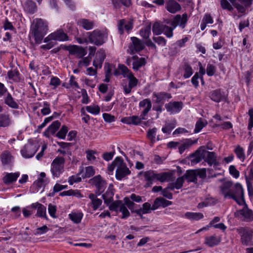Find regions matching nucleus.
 <instances>
[{"instance_id":"nucleus-41","label":"nucleus","mask_w":253,"mask_h":253,"mask_svg":"<svg viewBox=\"0 0 253 253\" xmlns=\"http://www.w3.org/2000/svg\"><path fill=\"white\" fill-rule=\"evenodd\" d=\"M53 40L56 41H66L68 39V37L66 34L61 31H57L56 32L52 33Z\"/></svg>"},{"instance_id":"nucleus-34","label":"nucleus","mask_w":253,"mask_h":253,"mask_svg":"<svg viewBox=\"0 0 253 253\" xmlns=\"http://www.w3.org/2000/svg\"><path fill=\"white\" fill-rule=\"evenodd\" d=\"M185 216L191 220H198L202 219L204 215L200 212H187L185 213Z\"/></svg>"},{"instance_id":"nucleus-7","label":"nucleus","mask_w":253,"mask_h":253,"mask_svg":"<svg viewBox=\"0 0 253 253\" xmlns=\"http://www.w3.org/2000/svg\"><path fill=\"white\" fill-rule=\"evenodd\" d=\"M65 159L61 157H57L51 165V172L53 177H59L64 171Z\"/></svg>"},{"instance_id":"nucleus-28","label":"nucleus","mask_w":253,"mask_h":253,"mask_svg":"<svg viewBox=\"0 0 253 253\" xmlns=\"http://www.w3.org/2000/svg\"><path fill=\"white\" fill-rule=\"evenodd\" d=\"M183 176L188 182H197V176L196 170H188Z\"/></svg>"},{"instance_id":"nucleus-20","label":"nucleus","mask_w":253,"mask_h":253,"mask_svg":"<svg viewBox=\"0 0 253 253\" xmlns=\"http://www.w3.org/2000/svg\"><path fill=\"white\" fill-rule=\"evenodd\" d=\"M113 186L110 184L108 188L107 191L102 195V197L104 200V203L109 207L113 202V196L114 195Z\"/></svg>"},{"instance_id":"nucleus-62","label":"nucleus","mask_w":253,"mask_h":253,"mask_svg":"<svg viewBox=\"0 0 253 253\" xmlns=\"http://www.w3.org/2000/svg\"><path fill=\"white\" fill-rule=\"evenodd\" d=\"M95 173L93 167L89 166L85 168V172L84 177H90Z\"/></svg>"},{"instance_id":"nucleus-9","label":"nucleus","mask_w":253,"mask_h":253,"mask_svg":"<svg viewBox=\"0 0 253 253\" xmlns=\"http://www.w3.org/2000/svg\"><path fill=\"white\" fill-rule=\"evenodd\" d=\"M89 181L91 184L96 187L95 194L97 195H101L106 188V182L102 179L100 175L94 176L90 179Z\"/></svg>"},{"instance_id":"nucleus-64","label":"nucleus","mask_w":253,"mask_h":253,"mask_svg":"<svg viewBox=\"0 0 253 253\" xmlns=\"http://www.w3.org/2000/svg\"><path fill=\"white\" fill-rule=\"evenodd\" d=\"M48 211L50 215L53 218H56L55 213L56 211V206L51 204H49Z\"/></svg>"},{"instance_id":"nucleus-24","label":"nucleus","mask_w":253,"mask_h":253,"mask_svg":"<svg viewBox=\"0 0 253 253\" xmlns=\"http://www.w3.org/2000/svg\"><path fill=\"white\" fill-rule=\"evenodd\" d=\"M139 106L140 108L144 109L141 113L142 116H146L151 109L152 103L149 99L146 98L141 101Z\"/></svg>"},{"instance_id":"nucleus-14","label":"nucleus","mask_w":253,"mask_h":253,"mask_svg":"<svg viewBox=\"0 0 253 253\" xmlns=\"http://www.w3.org/2000/svg\"><path fill=\"white\" fill-rule=\"evenodd\" d=\"M118 32L120 35H123L124 33V27L127 33L131 31L133 27V20L132 19L126 21L125 19L120 20L118 22Z\"/></svg>"},{"instance_id":"nucleus-45","label":"nucleus","mask_w":253,"mask_h":253,"mask_svg":"<svg viewBox=\"0 0 253 253\" xmlns=\"http://www.w3.org/2000/svg\"><path fill=\"white\" fill-rule=\"evenodd\" d=\"M12 157L8 152H4L0 156V159L3 165H7L11 161Z\"/></svg>"},{"instance_id":"nucleus-47","label":"nucleus","mask_w":253,"mask_h":253,"mask_svg":"<svg viewBox=\"0 0 253 253\" xmlns=\"http://www.w3.org/2000/svg\"><path fill=\"white\" fill-rule=\"evenodd\" d=\"M154 95L157 98L156 102L157 103H160L167 98H170L171 97L170 94L165 92H160L155 94Z\"/></svg>"},{"instance_id":"nucleus-23","label":"nucleus","mask_w":253,"mask_h":253,"mask_svg":"<svg viewBox=\"0 0 253 253\" xmlns=\"http://www.w3.org/2000/svg\"><path fill=\"white\" fill-rule=\"evenodd\" d=\"M134 61L132 63V69L134 71H138L141 67L146 64V60L143 57L139 58L137 55L132 56Z\"/></svg>"},{"instance_id":"nucleus-8","label":"nucleus","mask_w":253,"mask_h":253,"mask_svg":"<svg viewBox=\"0 0 253 253\" xmlns=\"http://www.w3.org/2000/svg\"><path fill=\"white\" fill-rule=\"evenodd\" d=\"M131 42L130 43L127 52L130 54H134L142 50L145 48L144 42L136 37L130 38Z\"/></svg>"},{"instance_id":"nucleus-15","label":"nucleus","mask_w":253,"mask_h":253,"mask_svg":"<svg viewBox=\"0 0 253 253\" xmlns=\"http://www.w3.org/2000/svg\"><path fill=\"white\" fill-rule=\"evenodd\" d=\"M127 79L129 80L128 85H127L126 81L122 84L124 92L125 94H129L131 91L132 88L136 86L138 83V80L134 76L133 74Z\"/></svg>"},{"instance_id":"nucleus-56","label":"nucleus","mask_w":253,"mask_h":253,"mask_svg":"<svg viewBox=\"0 0 253 253\" xmlns=\"http://www.w3.org/2000/svg\"><path fill=\"white\" fill-rule=\"evenodd\" d=\"M157 131V128L154 127L152 129H150L147 132V137L150 139L153 143L155 141L156 133Z\"/></svg>"},{"instance_id":"nucleus-18","label":"nucleus","mask_w":253,"mask_h":253,"mask_svg":"<svg viewBox=\"0 0 253 253\" xmlns=\"http://www.w3.org/2000/svg\"><path fill=\"white\" fill-rule=\"evenodd\" d=\"M106 57L105 51L99 49L96 53L95 59L93 61V65L95 68H101L103 62Z\"/></svg>"},{"instance_id":"nucleus-50","label":"nucleus","mask_w":253,"mask_h":253,"mask_svg":"<svg viewBox=\"0 0 253 253\" xmlns=\"http://www.w3.org/2000/svg\"><path fill=\"white\" fill-rule=\"evenodd\" d=\"M174 29L175 28H174L173 26L169 27L166 24H165L163 33H164L167 38H170L173 36V31Z\"/></svg>"},{"instance_id":"nucleus-36","label":"nucleus","mask_w":253,"mask_h":253,"mask_svg":"<svg viewBox=\"0 0 253 253\" xmlns=\"http://www.w3.org/2000/svg\"><path fill=\"white\" fill-rule=\"evenodd\" d=\"M207 156L206 161L208 164L211 166L216 161L215 154L213 152H209L205 150L204 158Z\"/></svg>"},{"instance_id":"nucleus-59","label":"nucleus","mask_w":253,"mask_h":253,"mask_svg":"<svg viewBox=\"0 0 253 253\" xmlns=\"http://www.w3.org/2000/svg\"><path fill=\"white\" fill-rule=\"evenodd\" d=\"M91 61V59L90 57H86L83 58L82 60H81L79 61L78 63V66L79 67L81 68L83 66H87Z\"/></svg>"},{"instance_id":"nucleus-22","label":"nucleus","mask_w":253,"mask_h":253,"mask_svg":"<svg viewBox=\"0 0 253 253\" xmlns=\"http://www.w3.org/2000/svg\"><path fill=\"white\" fill-rule=\"evenodd\" d=\"M210 97L214 102H219L226 99L225 95L221 92L220 89H216L210 93Z\"/></svg>"},{"instance_id":"nucleus-54","label":"nucleus","mask_w":253,"mask_h":253,"mask_svg":"<svg viewBox=\"0 0 253 253\" xmlns=\"http://www.w3.org/2000/svg\"><path fill=\"white\" fill-rule=\"evenodd\" d=\"M145 119V116H142V114H141L140 116H131L132 124L134 125H138L141 123L142 120Z\"/></svg>"},{"instance_id":"nucleus-4","label":"nucleus","mask_w":253,"mask_h":253,"mask_svg":"<svg viewBox=\"0 0 253 253\" xmlns=\"http://www.w3.org/2000/svg\"><path fill=\"white\" fill-rule=\"evenodd\" d=\"M220 190L225 198L229 197L237 202L236 195L237 192V183H233L231 181H226L220 186Z\"/></svg>"},{"instance_id":"nucleus-2","label":"nucleus","mask_w":253,"mask_h":253,"mask_svg":"<svg viewBox=\"0 0 253 253\" xmlns=\"http://www.w3.org/2000/svg\"><path fill=\"white\" fill-rule=\"evenodd\" d=\"M242 186L238 183V192L241 193V197H238V214L241 220L246 222L253 221V211L249 209L246 204L244 196Z\"/></svg>"},{"instance_id":"nucleus-10","label":"nucleus","mask_w":253,"mask_h":253,"mask_svg":"<svg viewBox=\"0 0 253 253\" xmlns=\"http://www.w3.org/2000/svg\"><path fill=\"white\" fill-rule=\"evenodd\" d=\"M39 145L36 143H29L21 150L23 157L26 158L32 157L38 150Z\"/></svg>"},{"instance_id":"nucleus-29","label":"nucleus","mask_w":253,"mask_h":253,"mask_svg":"<svg viewBox=\"0 0 253 253\" xmlns=\"http://www.w3.org/2000/svg\"><path fill=\"white\" fill-rule=\"evenodd\" d=\"M78 24L86 30L92 29L94 27V22L86 19H81L78 21Z\"/></svg>"},{"instance_id":"nucleus-16","label":"nucleus","mask_w":253,"mask_h":253,"mask_svg":"<svg viewBox=\"0 0 253 253\" xmlns=\"http://www.w3.org/2000/svg\"><path fill=\"white\" fill-rule=\"evenodd\" d=\"M167 110L171 114L178 113L182 109L183 103L180 101L170 102L165 105Z\"/></svg>"},{"instance_id":"nucleus-6","label":"nucleus","mask_w":253,"mask_h":253,"mask_svg":"<svg viewBox=\"0 0 253 253\" xmlns=\"http://www.w3.org/2000/svg\"><path fill=\"white\" fill-rule=\"evenodd\" d=\"M115 163L117 165L116 177L118 180H121L130 174V170L127 167L126 164L122 158L119 157H116V161L114 163Z\"/></svg>"},{"instance_id":"nucleus-25","label":"nucleus","mask_w":253,"mask_h":253,"mask_svg":"<svg viewBox=\"0 0 253 253\" xmlns=\"http://www.w3.org/2000/svg\"><path fill=\"white\" fill-rule=\"evenodd\" d=\"M91 200L90 205L92 206L93 210L95 211L101 205L102 201L101 199L97 198L96 194L91 193L88 196Z\"/></svg>"},{"instance_id":"nucleus-53","label":"nucleus","mask_w":253,"mask_h":253,"mask_svg":"<svg viewBox=\"0 0 253 253\" xmlns=\"http://www.w3.org/2000/svg\"><path fill=\"white\" fill-rule=\"evenodd\" d=\"M86 111L92 114L97 115L100 112V107L98 106H88L86 107Z\"/></svg>"},{"instance_id":"nucleus-17","label":"nucleus","mask_w":253,"mask_h":253,"mask_svg":"<svg viewBox=\"0 0 253 253\" xmlns=\"http://www.w3.org/2000/svg\"><path fill=\"white\" fill-rule=\"evenodd\" d=\"M204 148V146L201 147L199 149L197 150L195 153L190 155L192 164H197L201 162L202 159H204V153L205 152Z\"/></svg>"},{"instance_id":"nucleus-33","label":"nucleus","mask_w":253,"mask_h":253,"mask_svg":"<svg viewBox=\"0 0 253 253\" xmlns=\"http://www.w3.org/2000/svg\"><path fill=\"white\" fill-rule=\"evenodd\" d=\"M165 24L160 22H155L152 27V31L154 35H160L164 32Z\"/></svg>"},{"instance_id":"nucleus-31","label":"nucleus","mask_w":253,"mask_h":253,"mask_svg":"<svg viewBox=\"0 0 253 253\" xmlns=\"http://www.w3.org/2000/svg\"><path fill=\"white\" fill-rule=\"evenodd\" d=\"M60 123L58 121L53 122L44 132L46 133L53 134L60 126Z\"/></svg>"},{"instance_id":"nucleus-35","label":"nucleus","mask_w":253,"mask_h":253,"mask_svg":"<svg viewBox=\"0 0 253 253\" xmlns=\"http://www.w3.org/2000/svg\"><path fill=\"white\" fill-rule=\"evenodd\" d=\"M197 142V140L193 141L191 139L186 140L183 143H182L179 147V152L182 154L186 149L189 148L193 144Z\"/></svg>"},{"instance_id":"nucleus-13","label":"nucleus","mask_w":253,"mask_h":253,"mask_svg":"<svg viewBox=\"0 0 253 253\" xmlns=\"http://www.w3.org/2000/svg\"><path fill=\"white\" fill-rule=\"evenodd\" d=\"M118 208H120V211L123 213L122 218H126L129 216L130 213L129 211L125 204L122 203V201H116L109 206V209L111 211H117Z\"/></svg>"},{"instance_id":"nucleus-51","label":"nucleus","mask_w":253,"mask_h":253,"mask_svg":"<svg viewBox=\"0 0 253 253\" xmlns=\"http://www.w3.org/2000/svg\"><path fill=\"white\" fill-rule=\"evenodd\" d=\"M36 215L38 217H42L46 219H47L46 214V208L42 204H41V206L38 207Z\"/></svg>"},{"instance_id":"nucleus-49","label":"nucleus","mask_w":253,"mask_h":253,"mask_svg":"<svg viewBox=\"0 0 253 253\" xmlns=\"http://www.w3.org/2000/svg\"><path fill=\"white\" fill-rule=\"evenodd\" d=\"M120 1L122 3V4L126 7L129 6L131 4L130 0H112V2L114 4V6L116 8H119L121 6Z\"/></svg>"},{"instance_id":"nucleus-43","label":"nucleus","mask_w":253,"mask_h":253,"mask_svg":"<svg viewBox=\"0 0 253 253\" xmlns=\"http://www.w3.org/2000/svg\"><path fill=\"white\" fill-rule=\"evenodd\" d=\"M59 195L61 196H77L78 197H83L78 190H69L68 191H64L60 193Z\"/></svg>"},{"instance_id":"nucleus-26","label":"nucleus","mask_w":253,"mask_h":253,"mask_svg":"<svg viewBox=\"0 0 253 253\" xmlns=\"http://www.w3.org/2000/svg\"><path fill=\"white\" fill-rule=\"evenodd\" d=\"M19 172L7 173L2 179L3 182L6 184H10L15 181L19 176Z\"/></svg>"},{"instance_id":"nucleus-11","label":"nucleus","mask_w":253,"mask_h":253,"mask_svg":"<svg viewBox=\"0 0 253 253\" xmlns=\"http://www.w3.org/2000/svg\"><path fill=\"white\" fill-rule=\"evenodd\" d=\"M71 55H75L78 58H82L86 54L84 48L76 45L66 46L64 48Z\"/></svg>"},{"instance_id":"nucleus-38","label":"nucleus","mask_w":253,"mask_h":253,"mask_svg":"<svg viewBox=\"0 0 253 253\" xmlns=\"http://www.w3.org/2000/svg\"><path fill=\"white\" fill-rule=\"evenodd\" d=\"M25 9L30 13H34L37 10V6L34 2L28 0L25 4Z\"/></svg>"},{"instance_id":"nucleus-46","label":"nucleus","mask_w":253,"mask_h":253,"mask_svg":"<svg viewBox=\"0 0 253 253\" xmlns=\"http://www.w3.org/2000/svg\"><path fill=\"white\" fill-rule=\"evenodd\" d=\"M119 69L124 78H128L133 75L132 73L124 65H119Z\"/></svg>"},{"instance_id":"nucleus-32","label":"nucleus","mask_w":253,"mask_h":253,"mask_svg":"<svg viewBox=\"0 0 253 253\" xmlns=\"http://www.w3.org/2000/svg\"><path fill=\"white\" fill-rule=\"evenodd\" d=\"M11 123L9 115L5 114H0V127H7Z\"/></svg>"},{"instance_id":"nucleus-5","label":"nucleus","mask_w":253,"mask_h":253,"mask_svg":"<svg viewBox=\"0 0 253 253\" xmlns=\"http://www.w3.org/2000/svg\"><path fill=\"white\" fill-rule=\"evenodd\" d=\"M87 34L90 43L96 45H101L105 42L107 38L108 31L106 29L102 31L95 30L92 32H88Z\"/></svg>"},{"instance_id":"nucleus-19","label":"nucleus","mask_w":253,"mask_h":253,"mask_svg":"<svg viewBox=\"0 0 253 253\" xmlns=\"http://www.w3.org/2000/svg\"><path fill=\"white\" fill-rule=\"evenodd\" d=\"M240 232H243L241 238L242 243L246 245H251L253 231L250 229L244 228H242Z\"/></svg>"},{"instance_id":"nucleus-21","label":"nucleus","mask_w":253,"mask_h":253,"mask_svg":"<svg viewBox=\"0 0 253 253\" xmlns=\"http://www.w3.org/2000/svg\"><path fill=\"white\" fill-rule=\"evenodd\" d=\"M166 9L171 13H175L181 9L180 5L174 0H169L166 3Z\"/></svg>"},{"instance_id":"nucleus-1","label":"nucleus","mask_w":253,"mask_h":253,"mask_svg":"<svg viewBox=\"0 0 253 253\" xmlns=\"http://www.w3.org/2000/svg\"><path fill=\"white\" fill-rule=\"evenodd\" d=\"M47 30V23L42 19H37L34 25L31 29L29 38L33 37L35 43L40 44L46 34Z\"/></svg>"},{"instance_id":"nucleus-37","label":"nucleus","mask_w":253,"mask_h":253,"mask_svg":"<svg viewBox=\"0 0 253 253\" xmlns=\"http://www.w3.org/2000/svg\"><path fill=\"white\" fill-rule=\"evenodd\" d=\"M4 102L6 105H7L9 107L12 108H18V104L14 101V99L13 98L11 94L9 93L7 94L4 100Z\"/></svg>"},{"instance_id":"nucleus-42","label":"nucleus","mask_w":253,"mask_h":253,"mask_svg":"<svg viewBox=\"0 0 253 253\" xmlns=\"http://www.w3.org/2000/svg\"><path fill=\"white\" fill-rule=\"evenodd\" d=\"M140 35L143 38V39H147L149 38L150 35L151 34V26L148 25L142 28L140 31Z\"/></svg>"},{"instance_id":"nucleus-12","label":"nucleus","mask_w":253,"mask_h":253,"mask_svg":"<svg viewBox=\"0 0 253 253\" xmlns=\"http://www.w3.org/2000/svg\"><path fill=\"white\" fill-rule=\"evenodd\" d=\"M188 21V16L186 13H184L182 15L180 14L176 15L170 22V25L176 28L179 26L182 29L185 28L186 23Z\"/></svg>"},{"instance_id":"nucleus-55","label":"nucleus","mask_w":253,"mask_h":253,"mask_svg":"<svg viewBox=\"0 0 253 253\" xmlns=\"http://www.w3.org/2000/svg\"><path fill=\"white\" fill-rule=\"evenodd\" d=\"M175 124L174 123L167 124L165 127H163L162 131L165 133H170L171 131L175 127Z\"/></svg>"},{"instance_id":"nucleus-48","label":"nucleus","mask_w":253,"mask_h":253,"mask_svg":"<svg viewBox=\"0 0 253 253\" xmlns=\"http://www.w3.org/2000/svg\"><path fill=\"white\" fill-rule=\"evenodd\" d=\"M183 69L184 70L183 77L185 79L189 78L193 74V70L192 67L188 63H184Z\"/></svg>"},{"instance_id":"nucleus-52","label":"nucleus","mask_w":253,"mask_h":253,"mask_svg":"<svg viewBox=\"0 0 253 253\" xmlns=\"http://www.w3.org/2000/svg\"><path fill=\"white\" fill-rule=\"evenodd\" d=\"M67 188V185H60L58 183H56L53 187V192L52 193H50L48 194V196H50V197H52L54 196V195L55 193L58 192L63 189H65Z\"/></svg>"},{"instance_id":"nucleus-3","label":"nucleus","mask_w":253,"mask_h":253,"mask_svg":"<svg viewBox=\"0 0 253 253\" xmlns=\"http://www.w3.org/2000/svg\"><path fill=\"white\" fill-rule=\"evenodd\" d=\"M143 174L145 180L147 181L145 187H150L153 182L158 180L161 182L169 181L171 177V174L169 172H164L160 173H156L154 170H149L146 171H140L139 175Z\"/></svg>"},{"instance_id":"nucleus-44","label":"nucleus","mask_w":253,"mask_h":253,"mask_svg":"<svg viewBox=\"0 0 253 253\" xmlns=\"http://www.w3.org/2000/svg\"><path fill=\"white\" fill-rule=\"evenodd\" d=\"M238 1L243 4L242 6L238 4V12L243 13L245 11L246 7L252 4L253 0H238Z\"/></svg>"},{"instance_id":"nucleus-30","label":"nucleus","mask_w":253,"mask_h":253,"mask_svg":"<svg viewBox=\"0 0 253 253\" xmlns=\"http://www.w3.org/2000/svg\"><path fill=\"white\" fill-rule=\"evenodd\" d=\"M152 210V206L148 202L145 203L142 205V208L136 211V213L142 217L143 214H146L150 212Z\"/></svg>"},{"instance_id":"nucleus-27","label":"nucleus","mask_w":253,"mask_h":253,"mask_svg":"<svg viewBox=\"0 0 253 253\" xmlns=\"http://www.w3.org/2000/svg\"><path fill=\"white\" fill-rule=\"evenodd\" d=\"M220 242V238L215 235L205 238V244L210 247L217 245Z\"/></svg>"},{"instance_id":"nucleus-57","label":"nucleus","mask_w":253,"mask_h":253,"mask_svg":"<svg viewBox=\"0 0 253 253\" xmlns=\"http://www.w3.org/2000/svg\"><path fill=\"white\" fill-rule=\"evenodd\" d=\"M68 132L67 127L63 126H62L61 128L56 134V136L61 139H64L65 138L66 135Z\"/></svg>"},{"instance_id":"nucleus-39","label":"nucleus","mask_w":253,"mask_h":253,"mask_svg":"<svg viewBox=\"0 0 253 253\" xmlns=\"http://www.w3.org/2000/svg\"><path fill=\"white\" fill-rule=\"evenodd\" d=\"M83 214L81 212H72L69 214L70 219L75 223L81 222Z\"/></svg>"},{"instance_id":"nucleus-40","label":"nucleus","mask_w":253,"mask_h":253,"mask_svg":"<svg viewBox=\"0 0 253 253\" xmlns=\"http://www.w3.org/2000/svg\"><path fill=\"white\" fill-rule=\"evenodd\" d=\"M207 125V122L206 120H204L202 118L199 119L195 125L194 132L198 133L200 132Z\"/></svg>"},{"instance_id":"nucleus-63","label":"nucleus","mask_w":253,"mask_h":253,"mask_svg":"<svg viewBox=\"0 0 253 253\" xmlns=\"http://www.w3.org/2000/svg\"><path fill=\"white\" fill-rule=\"evenodd\" d=\"M44 107L41 110V113L43 115H46L50 113V109L49 108V104L47 102H43Z\"/></svg>"},{"instance_id":"nucleus-60","label":"nucleus","mask_w":253,"mask_h":253,"mask_svg":"<svg viewBox=\"0 0 253 253\" xmlns=\"http://www.w3.org/2000/svg\"><path fill=\"white\" fill-rule=\"evenodd\" d=\"M153 41L158 43L159 45H161L162 46H165L166 44L167 41L163 37H157L153 38Z\"/></svg>"},{"instance_id":"nucleus-58","label":"nucleus","mask_w":253,"mask_h":253,"mask_svg":"<svg viewBox=\"0 0 253 253\" xmlns=\"http://www.w3.org/2000/svg\"><path fill=\"white\" fill-rule=\"evenodd\" d=\"M184 180L185 179L183 176L178 177L175 182H173L175 189H180L183 186Z\"/></svg>"},{"instance_id":"nucleus-61","label":"nucleus","mask_w":253,"mask_h":253,"mask_svg":"<svg viewBox=\"0 0 253 253\" xmlns=\"http://www.w3.org/2000/svg\"><path fill=\"white\" fill-rule=\"evenodd\" d=\"M220 4L222 8L224 9H228L230 11L233 9L232 5L227 1V0H221Z\"/></svg>"}]
</instances>
